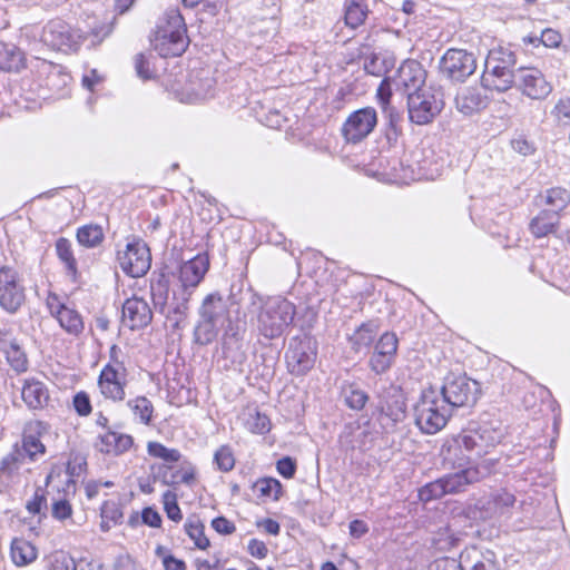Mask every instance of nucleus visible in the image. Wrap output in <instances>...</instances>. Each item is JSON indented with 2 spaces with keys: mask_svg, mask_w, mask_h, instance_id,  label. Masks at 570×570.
I'll return each mask as SVG.
<instances>
[{
  "mask_svg": "<svg viewBox=\"0 0 570 570\" xmlns=\"http://www.w3.org/2000/svg\"><path fill=\"white\" fill-rule=\"evenodd\" d=\"M426 72L416 60H405L392 77V83L396 90H403L407 95L423 89Z\"/></svg>",
  "mask_w": 570,
  "mask_h": 570,
  "instance_id": "obj_20",
  "label": "nucleus"
},
{
  "mask_svg": "<svg viewBox=\"0 0 570 570\" xmlns=\"http://www.w3.org/2000/svg\"><path fill=\"white\" fill-rule=\"evenodd\" d=\"M399 341L394 333L386 332L374 346V352L368 361L371 371L375 374L386 373L394 363Z\"/></svg>",
  "mask_w": 570,
  "mask_h": 570,
  "instance_id": "obj_19",
  "label": "nucleus"
},
{
  "mask_svg": "<svg viewBox=\"0 0 570 570\" xmlns=\"http://www.w3.org/2000/svg\"><path fill=\"white\" fill-rule=\"evenodd\" d=\"M147 452L150 456L160 459L166 463H176L181 458V453L177 449H169L156 441L148 442Z\"/></svg>",
  "mask_w": 570,
  "mask_h": 570,
  "instance_id": "obj_43",
  "label": "nucleus"
},
{
  "mask_svg": "<svg viewBox=\"0 0 570 570\" xmlns=\"http://www.w3.org/2000/svg\"><path fill=\"white\" fill-rule=\"evenodd\" d=\"M439 393L446 404L450 405V410L453 411L456 407L475 404L480 395V385L466 375L450 374L445 377Z\"/></svg>",
  "mask_w": 570,
  "mask_h": 570,
  "instance_id": "obj_8",
  "label": "nucleus"
},
{
  "mask_svg": "<svg viewBox=\"0 0 570 570\" xmlns=\"http://www.w3.org/2000/svg\"><path fill=\"white\" fill-rule=\"evenodd\" d=\"M132 444L134 440L131 435L106 431L98 436L95 448L104 454L120 455L128 451Z\"/></svg>",
  "mask_w": 570,
  "mask_h": 570,
  "instance_id": "obj_26",
  "label": "nucleus"
},
{
  "mask_svg": "<svg viewBox=\"0 0 570 570\" xmlns=\"http://www.w3.org/2000/svg\"><path fill=\"white\" fill-rule=\"evenodd\" d=\"M370 428L358 421L346 423L340 434V445L343 450H363L366 448Z\"/></svg>",
  "mask_w": 570,
  "mask_h": 570,
  "instance_id": "obj_25",
  "label": "nucleus"
},
{
  "mask_svg": "<svg viewBox=\"0 0 570 570\" xmlns=\"http://www.w3.org/2000/svg\"><path fill=\"white\" fill-rule=\"evenodd\" d=\"M21 397L29 409L39 410L48 403L49 393L42 382L31 379L24 381Z\"/></svg>",
  "mask_w": 570,
  "mask_h": 570,
  "instance_id": "obj_29",
  "label": "nucleus"
},
{
  "mask_svg": "<svg viewBox=\"0 0 570 570\" xmlns=\"http://www.w3.org/2000/svg\"><path fill=\"white\" fill-rule=\"evenodd\" d=\"M69 80L70 76L65 71L63 67L56 65L50 77L45 78V87L53 91H60L69 83Z\"/></svg>",
  "mask_w": 570,
  "mask_h": 570,
  "instance_id": "obj_47",
  "label": "nucleus"
},
{
  "mask_svg": "<svg viewBox=\"0 0 570 570\" xmlns=\"http://www.w3.org/2000/svg\"><path fill=\"white\" fill-rule=\"evenodd\" d=\"M462 566L465 570H499L495 553L491 550H480L476 547L466 548L461 553Z\"/></svg>",
  "mask_w": 570,
  "mask_h": 570,
  "instance_id": "obj_27",
  "label": "nucleus"
},
{
  "mask_svg": "<svg viewBox=\"0 0 570 570\" xmlns=\"http://www.w3.org/2000/svg\"><path fill=\"white\" fill-rule=\"evenodd\" d=\"M185 530L197 548L206 549L209 546V540L204 534V525L198 519H188Z\"/></svg>",
  "mask_w": 570,
  "mask_h": 570,
  "instance_id": "obj_45",
  "label": "nucleus"
},
{
  "mask_svg": "<svg viewBox=\"0 0 570 570\" xmlns=\"http://www.w3.org/2000/svg\"><path fill=\"white\" fill-rule=\"evenodd\" d=\"M135 69L137 76L142 80H148L154 77V71L150 69L149 60L141 53L137 55L135 58Z\"/></svg>",
  "mask_w": 570,
  "mask_h": 570,
  "instance_id": "obj_60",
  "label": "nucleus"
},
{
  "mask_svg": "<svg viewBox=\"0 0 570 570\" xmlns=\"http://www.w3.org/2000/svg\"><path fill=\"white\" fill-rule=\"evenodd\" d=\"M190 297L191 296L188 293L186 294L176 289L174 291L169 305L161 313L165 317V324L167 327L176 331L185 325Z\"/></svg>",
  "mask_w": 570,
  "mask_h": 570,
  "instance_id": "obj_23",
  "label": "nucleus"
},
{
  "mask_svg": "<svg viewBox=\"0 0 570 570\" xmlns=\"http://www.w3.org/2000/svg\"><path fill=\"white\" fill-rule=\"evenodd\" d=\"M37 549L28 540L16 538L11 542L10 557L17 567H24L37 559Z\"/></svg>",
  "mask_w": 570,
  "mask_h": 570,
  "instance_id": "obj_31",
  "label": "nucleus"
},
{
  "mask_svg": "<svg viewBox=\"0 0 570 570\" xmlns=\"http://www.w3.org/2000/svg\"><path fill=\"white\" fill-rule=\"evenodd\" d=\"M151 298L155 309L161 314L170 303L168 287L163 283L151 285Z\"/></svg>",
  "mask_w": 570,
  "mask_h": 570,
  "instance_id": "obj_53",
  "label": "nucleus"
},
{
  "mask_svg": "<svg viewBox=\"0 0 570 570\" xmlns=\"http://www.w3.org/2000/svg\"><path fill=\"white\" fill-rule=\"evenodd\" d=\"M505 428L498 419H481L475 428L463 431L455 442L468 452L469 460H478L501 443Z\"/></svg>",
  "mask_w": 570,
  "mask_h": 570,
  "instance_id": "obj_2",
  "label": "nucleus"
},
{
  "mask_svg": "<svg viewBox=\"0 0 570 570\" xmlns=\"http://www.w3.org/2000/svg\"><path fill=\"white\" fill-rule=\"evenodd\" d=\"M128 406L132 410L134 414L139 417L140 422L148 424L153 415L151 402L145 397L139 396L128 402Z\"/></svg>",
  "mask_w": 570,
  "mask_h": 570,
  "instance_id": "obj_46",
  "label": "nucleus"
},
{
  "mask_svg": "<svg viewBox=\"0 0 570 570\" xmlns=\"http://www.w3.org/2000/svg\"><path fill=\"white\" fill-rule=\"evenodd\" d=\"M209 268L207 255L198 254L195 257L184 262L177 273L179 287L176 291L193 295L195 288L200 284Z\"/></svg>",
  "mask_w": 570,
  "mask_h": 570,
  "instance_id": "obj_16",
  "label": "nucleus"
},
{
  "mask_svg": "<svg viewBox=\"0 0 570 570\" xmlns=\"http://www.w3.org/2000/svg\"><path fill=\"white\" fill-rule=\"evenodd\" d=\"M51 570H77L76 561L65 551H55L49 556Z\"/></svg>",
  "mask_w": 570,
  "mask_h": 570,
  "instance_id": "obj_51",
  "label": "nucleus"
},
{
  "mask_svg": "<svg viewBox=\"0 0 570 570\" xmlns=\"http://www.w3.org/2000/svg\"><path fill=\"white\" fill-rule=\"evenodd\" d=\"M56 63L48 61L46 59H41L38 57H35L30 61V68L31 71L36 75V77L41 82V86H45V78H49L52 69L55 68Z\"/></svg>",
  "mask_w": 570,
  "mask_h": 570,
  "instance_id": "obj_55",
  "label": "nucleus"
},
{
  "mask_svg": "<svg viewBox=\"0 0 570 570\" xmlns=\"http://www.w3.org/2000/svg\"><path fill=\"white\" fill-rule=\"evenodd\" d=\"M102 81L104 77L96 69L87 70L81 79L82 86L91 92H94Z\"/></svg>",
  "mask_w": 570,
  "mask_h": 570,
  "instance_id": "obj_61",
  "label": "nucleus"
},
{
  "mask_svg": "<svg viewBox=\"0 0 570 570\" xmlns=\"http://www.w3.org/2000/svg\"><path fill=\"white\" fill-rule=\"evenodd\" d=\"M169 466H161L159 469V478L165 485H177L178 483H184L187 485H191L196 479V470L191 464L183 468L181 470L169 474Z\"/></svg>",
  "mask_w": 570,
  "mask_h": 570,
  "instance_id": "obj_36",
  "label": "nucleus"
},
{
  "mask_svg": "<svg viewBox=\"0 0 570 570\" xmlns=\"http://www.w3.org/2000/svg\"><path fill=\"white\" fill-rule=\"evenodd\" d=\"M100 515L114 523H119L122 519V512L115 501H105L100 509Z\"/></svg>",
  "mask_w": 570,
  "mask_h": 570,
  "instance_id": "obj_58",
  "label": "nucleus"
},
{
  "mask_svg": "<svg viewBox=\"0 0 570 570\" xmlns=\"http://www.w3.org/2000/svg\"><path fill=\"white\" fill-rule=\"evenodd\" d=\"M455 105L460 112L464 115H472L484 109L488 105V99L482 95L480 89L465 87L458 92L455 97Z\"/></svg>",
  "mask_w": 570,
  "mask_h": 570,
  "instance_id": "obj_28",
  "label": "nucleus"
},
{
  "mask_svg": "<svg viewBox=\"0 0 570 570\" xmlns=\"http://www.w3.org/2000/svg\"><path fill=\"white\" fill-rule=\"evenodd\" d=\"M45 451L46 448L39 436L26 431L21 445L16 444L12 453L2 460V480L8 479V487L21 484L26 481V473L29 471L23 468L24 460L35 461L43 455Z\"/></svg>",
  "mask_w": 570,
  "mask_h": 570,
  "instance_id": "obj_6",
  "label": "nucleus"
},
{
  "mask_svg": "<svg viewBox=\"0 0 570 570\" xmlns=\"http://www.w3.org/2000/svg\"><path fill=\"white\" fill-rule=\"evenodd\" d=\"M451 415L450 405L433 387L423 390L414 405L415 424L425 434H434L441 431Z\"/></svg>",
  "mask_w": 570,
  "mask_h": 570,
  "instance_id": "obj_4",
  "label": "nucleus"
},
{
  "mask_svg": "<svg viewBox=\"0 0 570 570\" xmlns=\"http://www.w3.org/2000/svg\"><path fill=\"white\" fill-rule=\"evenodd\" d=\"M558 223L559 216L557 213L542 210L531 220L530 230L538 238L544 237L556 232Z\"/></svg>",
  "mask_w": 570,
  "mask_h": 570,
  "instance_id": "obj_34",
  "label": "nucleus"
},
{
  "mask_svg": "<svg viewBox=\"0 0 570 570\" xmlns=\"http://www.w3.org/2000/svg\"><path fill=\"white\" fill-rule=\"evenodd\" d=\"M488 464L480 466H469L454 473L446 474L442 478L446 493H458L466 489L469 484L478 482L487 473L493 460L485 461Z\"/></svg>",
  "mask_w": 570,
  "mask_h": 570,
  "instance_id": "obj_22",
  "label": "nucleus"
},
{
  "mask_svg": "<svg viewBox=\"0 0 570 570\" xmlns=\"http://www.w3.org/2000/svg\"><path fill=\"white\" fill-rule=\"evenodd\" d=\"M187 28L178 9H168L157 27L153 40L155 50L161 57L180 56L187 48Z\"/></svg>",
  "mask_w": 570,
  "mask_h": 570,
  "instance_id": "obj_3",
  "label": "nucleus"
},
{
  "mask_svg": "<svg viewBox=\"0 0 570 570\" xmlns=\"http://www.w3.org/2000/svg\"><path fill=\"white\" fill-rule=\"evenodd\" d=\"M546 204L552 209L550 213H559L570 204V191L562 187H553L546 190Z\"/></svg>",
  "mask_w": 570,
  "mask_h": 570,
  "instance_id": "obj_37",
  "label": "nucleus"
},
{
  "mask_svg": "<svg viewBox=\"0 0 570 570\" xmlns=\"http://www.w3.org/2000/svg\"><path fill=\"white\" fill-rule=\"evenodd\" d=\"M164 510L168 519L179 522L183 519L180 508L177 503V494L170 490H167L163 494Z\"/></svg>",
  "mask_w": 570,
  "mask_h": 570,
  "instance_id": "obj_54",
  "label": "nucleus"
},
{
  "mask_svg": "<svg viewBox=\"0 0 570 570\" xmlns=\"http://www.w3.org/2000/svg\"><path fill=\"white\" fill-rule=\"evenodd\" d=\"M254 490L261 498L278 500L282 494V484L274 478H262L254 484Z\"/></svg>",
  "mask_w": 570,
  "mask_h": 570,
  "instance_id": "obj_41",
  "label": "nucleus"
},
{
  "mask_svg": "<svg viewBox=\"0 0 570 570\" xmlns=\"http://www.w3.org/2000/svg\"><path fill=\"white\" fill-rule=\"evenodd\" d=\"M316 357L317 346L312 337L303 335L291 338L285 354L289 373L305 375L314 367Z\"/></svg>",
  "mask_w": 570,
  "mask_h": 570,
  "instance_id": "obj_11",
  "label": "nucleus"
},
{
  "mask_svg": "<svg viewBox=\"0 0 570 570\" xmlns=\"http://www.w3.org/2000/svg\"><path fill=\"white\" fill-rule=\"evenodd\" d=\"M276 469L282 476L291 479L296 472V463L292 458L285 456L277 461Z\"/></svg>",
  "mask_w": 570,
  "mask_h": 570,
  "instance_id": "obj_63",
  "label": "nucleus"
},
{
  "mask_svg": "<svg viewBox=\"0 0 570 570\" xmlns=\"http://www.w3.org/2000/svg\"><path fill=\"white\" fill-rule=\"evenodd\" d=\"M23 52L13 45L4 46L2 50V71H18L24 66Z\"/></svg>",
  "mask_w": 570,
  "mask_h": 570,
  "instance_id": "obj_38",
  "label": "nucleus"
},
{
  "mask_svg": "<svg viewBox=\"0 0 570 570\" xmlns=\"http://www.w3.org/2000/svg\"><path fill=\"white\" fill-rule=\"evenodd\" d=\"M199 315L203 320L224 324L228 315L226 303L218 293H212L204 298Z\"/></svg>",
  "mask_w": 570,
  "mask_h": 570,
  "instance_id": "obj_30",
  "label": "nucleus"
},
{
  "mask_svg": "<svg viewBox=\"0 0 570 570\" xmlns=\"http://www.w3.org/2000/svg\"><path fill=\"white\" fill-rule=\"evenodd\" d=\"M121 269L131 277H141L150 268L151 256L144 242L128 243L126 249L118 254Z\"/></svg>",
  "mask_w": 570,
  "mask_h": 570,
  "instance_id": "obj_14",
  "label": "nucleus"
},
{
  "mask_svg": "<svg viewBox=\"0 0 570 570\" xmlns=\"http://www.w3.org/2000/svg\"><path fill=\"white\" fill-rule=\"evenodd\" d=\"M442 94L431 87H425L407 95L409 118L416 125L431 122L443 108Z\"/></svg>",
  "mask_w": 570,
  "mask_h": 570,
  "instance_id": "obj_9",
  "label": "nucleus"
},
{
  "mask_svg": "<svg viewBox=\"0 0 570 570\" xmlns=\"http://www.w3.org/2000/svg\"><path fill=\"white\" fill-rule=\"evenodd\" d=\"M223 325L224 324L214 323V322H209L207 320L200 318V321L195 330L196 342L202 345H207V344L212 343L216 338L218 331Z\"/></svg>",
  "mask_w": 570,
  "mask_h": 570,
  "instance_id": "obj_42",
  "label": "nucleus"
},
{
  "mask_svg": "<svg viewBox=\"0 0 570 570\" xmlns=\"http://www.w3.org/2000/svg\"><path fill=\"white\" fill-rule=\"evenodd\" d=\"M515 63L517 58L512 50L502 47L491 50L481 78L482 86L500 92L509 90L517 78V71L513 70Z\"/></svg>",
  "mask_w": 570,
  "mask_h": 570,
  "instance_id": "obj_5",
  "label": "nucleus"
},
{
  "mask_svg": "<svg viewBox=\"0 0 570 570\" xmlns=\"http://www.w3.org/2000/svg\"><path fill=\"white\" fill-rule=\"evenodd\" d=\"M377 124L374 108H361L352 112L342 127V135L347 142H360L366 138Z\"/></svg>",
  "mask_w": 570,
  "mask_h": 570,
  "instance_id": "obj_13",
  "label": "nucleus"
},
{
  "mask_svg": "<svg viewBox=\"0 0 570 570\" xmlns=\"http://www.w3.org/2000/svg\"><path fill=\"white\" fill-rule=\"evenodd\" d=\"M244 426L252 433L264 434L269 431L271 422L266 414L256 407H247L240 414Z\"/></svg>",
  "mask_w": 570,
  "mask_h": 570,
  "instance_id": "obj_33",
  "label": "nucleus"
},
{
  "mask_svg": "<svg viewBox=\"0 0 570 570\" xmlns=\"http://www.w3.org/2000/svg\"><path fill=\"white\" fill-rule=\"evenodd\" d=\"M428 570H464L462 566V559L456 560L454 558H440L430 563Z\"/></svg>",
  "mask_w": 570,
  "mask_h": 570,
  "instance_id": "obj_57",
  "label": "nucleus"
},
{
  "mask_svg": "<svg viewBox=\"0 0 570 570\" xmlns=\"http://www.w3.org/2000/svg\"><path fill=\"white\" fill-rule=\"evenodd\" d=\"M153 320V312L149 304L140 297L132 296L122 305L121 323L130 330L146 327Z\"/></svg>",
  "mask_w": 570,
  "mask_h": 570,
  "instance_id": "obj_21",
  "label": "nucleus"
},
{
  "mask_svg": "<svg viewBox=\"0 0 570 570\" xmlns=\"http://www.w3.org/2000/svg\"><path fill=\"white\" fill-rule=\"evenodd\" d=\"M377 335V327L373 323H363L358 326L353 334L350 335L348 341L355 352L367 350L374 342Z\"/></svg>",
  "mask_w": 570,
  "mask_h": 570,
  "instance_id": "obj_35",
  "label": "nucleus"
},
{
  "mask_svg": "<svg viewBox=\"0 0 570 570\" xmlns=\"http://www.w3.org/2000/svg\"><path fill=\"white\" fill-rule=\"evenodd\" d=\"M540 41L548 48H557L561 43L562 37L553 29H546L541 33Z\"/></svg>",
  "mask_w": 570,
  "mask_h": 570,
  "instance_id": "obj_64",
  "label": "nucleus"
},
{
  "mask_svg": "<svg viewBox=\"0 0 570 570\" xmlns=\"http://www.w3.org/2000/svg\"><path fill=\"white\" fill-rule=\"evenodd\" d=\"M441 71L454 81H464L476 69L473 53L451 48L443 55L440 63Z\"/></svg>",
  "mask_w": 570,
  "mask_h": 570,
  "instance_id": "obj_12",
  "label": "nucleus"
},
{
  "mask_svg": "<svg viewBox=\"0 0 570 570\" xmlns=\"http://www.w3.org/2000/svg\"><path fill=\"white\" fill-rule=\"evenodd\" d=\"M243 299L259 307L257 330L265 338L279 337L294 321L296 307L286 298L274 296L262 304V298L248 289L244 293Z\"/></svg>",
  "mask_w": 570,
  "mask_h": 570,
  "instance_id": "obj_1",
  "label": "nucleus"
},
{
  "mask_svg": "<svg viewBox=\"0 0 570 570\" xmlns=\"http://www.w3.org/2000/svg\"><path fill=\"white\" fill-rule=\"evenodd\" d=\"M448 494L442 478L425 484L419 491V498L423 502L436 500Z\"/></svg>",
  "mask_w": 570,
  "mask_h": 570,
  "instance_id": "obj_48",
  "label": "nucleus"
},
{
  "mask_svg": "<svg viewBox=\"0 0 570 570\" xmlns=\"http://www.w3.org/2000/svg\"><path fill=\"white\" fill-rule=\"evenodd\" d=\"M87 37L61 19H53L43 26L40 41L47 47L62 52H76Z\"/></svg>",
  "mask_w": 570,
  "mask_h": 570,
  "instance_id": "obj_7",
  "label": "nucleus"
},
{
  "mask_svg": "<svg viewBox=\"0 0 570 570\" xmlns=\"http://www.w3.org/2000/svg\"><path fill=\"white\" fill-rule=\"evenodd\" d=\"M370 10L365 0H345L344 2V21L351 29L362 26Z\"/></svg>",
  "mask_w": 570,
  "mask_h": 570,
  "instance_id": "obj_32",
  "label": "nucleus"
},
{
  "mask_svg": "<svg viewBox=\"0 0 570 570\" xmlns=\"http://www.w3.org/2000/svg\"><path fill=\"white\" fill-rule=\"evenodd\" d=\"M6 358L10 367L17 373L26 372L28 368V358L24 351L17 342L10 343L6 348Z\"/></svg>",
  "mask_w": 570,
  "mask_h": 570,
  "instance_id": "obj_39",
  "label": "nucleus"
},
{
  "mask_svg": "<svg viewBox=\"0 0 570 570\" xmlns=\"http://www.w3.org/2000/svg\"><path fill=\"white\" fill-rule=\"evenodd\" d=\"M215 80L208 69L191 72L188 82L179 92L183 102L196 104L214 97Z\"/></svg>",
  "mask_w": 570,
  "mask_h": 570,
  "instance_id": "obj_17",
  "label": "nucleus"
},
{
  "mask_svg": "<svg viewBox=\"0 0 570 570\" xmlns=\"http://www.w3.org/2000/svg\"><path fill=\"white\" fill-rule=\"evenodd\" d=\"M492 500L497 510H503L505 508L512 507L515 502L514 495L507 490L497 491L492 495Z\"/></svg>",
  "mask_w": 570,
  "mask_h": 570,
  "instance_id": "obj_62",
  "label": "nucleus"
},
{
  "mask_svg": "<svg viewBox=\"0 0 570 570\" xmlns=\"http://www.w3.org/2000/svg\"><path fill=\"white\" fill-rule=\"evenodd\" d=\"M104 239V233L98 225H86L77 230V240L85 247H96Z\"/></svg>",
  "mask_w": 570,
  "mask_h": 570,
  "instance_id": "obj_40",
  "label": "nucleus"
},
{
  "mask_svg": "<svg viewBox=\"0 0 570 570\" xmlns=\"http://www.w3.org/2000/svg\"><path fill=\"white\" fill-rule=\"evenodd\" d=\"M382 412L394 422L401 421L405 416V403L401 397H397L392 404L382 405Z\"/></svg>",
  "mask_w": 570,
  "mask_h": 570,
  "instance_id": "obj_56",
  "label": "nucleus"
},
{
  "mask_svg": "<svg viewBox=\"0 0 570 570\" xmlns=\"http://www.w3.org/2000/svg\"><path fill=\"white\" fill-rule=\"evenodd\" d=\"M56 252L59 259L66 265L67 271L75 276L77 273V262L73 257L71 243L65 237L58 238L56 242Z\"/></svg>",
  "mask_w": 570,
  "mask_h": 570,
  "instance_id": "obj_44",
  "label": "nucleus"
},
{
  "mask_svg": "<svg viewBox=\"0 0 570 570\" xmlns=\"http://www.w3.org/2000/svg\"><path fill=\"white\" fill-rule=\"evenodd\" d=\"M214 462L217 469L223 472H229L235 466V458L228 445H222L214 454Z\"/></svg>",
  "mask_w": 570,
  "mask_h": 570,
  "instance_id": "obj_50",
  "label": "nucleus"
},
{
  "mask_svg": "<svg viewBox=\"0 0 570 570\" xmlns=\"http://www.w3.org/2000/svg\"><path fill=\"white\" fill-rule=\"evenodd\" d=\"M72 505L66 498L53 499L51 503V515L53 519L65 522L72 518Z\"/></svg>",
  "mask_w": 570,
  "mask_h": 570,
  "instance_id": "obj_52",
  "label": "nucleus"
},
{
  "mask_svg": "<svg viewBox=\"0 0 570 570\" xmlns=\"http://www.w3.org/2000/svg\"><path fill=\"white\" fill-rule=\"evenodd\" d=\"M344 395L347 406L353 410H362L368 400L366 392L355 385L346 387L344 390Z\"/></svg>",
  "mask_w": 570,
  "mask_h": 570,
  "instance_id": "obj_49",
  "label": "nucleus"
},
{
  "mask_svg": "<svg viewBox=\"0 0 570 570\" xmlns=\"http://www.w3.org/2000/svg\"><path fill=\"white\" fill-rule=\"evenodd\" d=\"M4 285L2 286V308L14 313L24 302V288L20 284V281L16 273L4 271Z\"/></svg>",
  "mask_w": 570,
  "mask_h": 570,
  "instance_id": "obj_24",
  "label": "nucleus"
},
{
  "mask_svg": "<svg viewBox=\"0 0 570 570\" xmlns=\"http://www.w3.org/2000/svg\"><path fill=\"white\" fill-rule=\"evenodd\" d=\"M118 347L110 348V361L107 363L98 377V387L105 399L120 402L125 399V386L127 382V370L122 362L117 360Z\"/></svg>",
  "mask_w": 570,
  "mask_h": 570,
  "instance_id": "obj_10",
  "label": "nucleus"
},
{
  "mask_svg": "<svg viewBox=\"0 0 570 570\" xmlns=\"http://www.w3.org/2000/svg\"><path fill=\"white\" fill-rule=\"evenodd\" d=\"M73 407L79 415H89L91 413V403L89 395L86 392H78L73 396Z\"/></svg>",
  "mask_w": 570,
  "mask_h": 570,
  "instance_id": "obj_59",
  "label": "nucleus"
},
{
  "mask_svg": "<svg viewBox=\"0 0 570 570\" xmlns=\"http://www.w3.org/2000/svg\"><path fill=\"white\" fill-rule=\"evenodd\" d=\"M515 87L531 99H546L552 91V85L537 68L522 67L517 70Z\"/></svg>",
  "mask_w": 570,
  "mask_h": 570,
  "instance_id": "obj_15",
  "label": "nucleus"
},
{
  "mask_svg": "<svg viewBox=\"0 0 570 570\" xmlns=\"http://www.w3.org/2000/svg\"><path fill=\"white\" fill-rule=\"evenodd\" d=\"M46 305L50 314L59 322L60 326L71 335H79L83 331L81 315L67 306L55 293H49Z\"/></svg>",
  "mask_w": 570,
  "mask_h": 570,
  "instance_id": "obj_18",
  "label": "nucleus"
}]
</instances>
